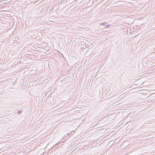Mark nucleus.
Returning a JSON list of instances; mask_svg holds the SVG:
<instances>
[{
    "label": "nucleus",
    "instance_id": "nucleus-1",
    "mask_svg": "<svg viewBox=\"0 0 155 155\" xmlns=\"http://www.w3.org/2000/svg\"><path fill=\"white\" fill-rule=\"evenodd\" d=\"M107 24V22H105L100 23V25H103L104 26H106Z\"/></svg>",
    "mask_w": 155,
    "mask_h": 155
},
{
    "label": "nucleus",
    "instance_id": "nucleus-2",
    "mask_svg": "<svg viewBox=\"0 0 155 155\" xmlns=\"http://www.w3.org/2000/svg\"><path fill=\"white\" fill-rule=\"evenodd\" d=\"M21 112H22V111H21V110H18L17 112V113L18 114H20Z\"/></svg>",
    "mask_w": 155,
    "mask_h": 155
},
{
    "label": "nucleus",
    "instance_id": "nucleus-3",
    "mask_svg": "<svg viewBox=\"0 0 155 155\" xmlns=\"http://www.w3.org/2000/svg\"><path fill=\"white\" fill-rule=\"evenodd\" d=\"M110 26V25H107L106 26V27H105V28H107L108 27H109V26Z\"/></svg>",
    "mask_w": 155,
    "mask_h": 155
}]
</instances>
